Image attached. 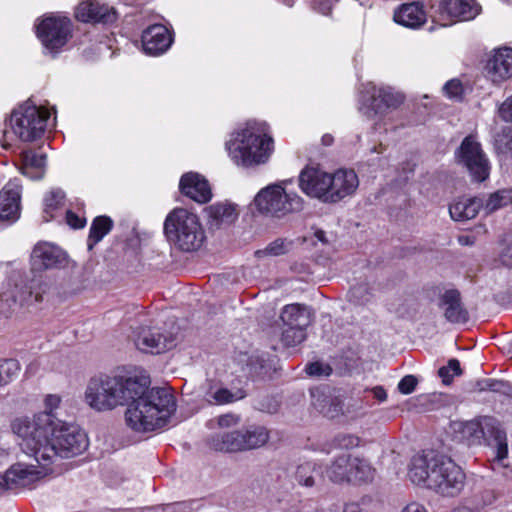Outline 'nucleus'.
Here are the masks:
<instances>
[{"instance_id": "37998d69", "label": "nucleus", "mask_w": 512, "mask_h": 512, "mask_svg": "<svg viewBox=\"0 0 512 512\" xmlns=\"http://www.w3.org/2000/svg\"><path fill=\"white\" fill-rule=\"evenodd\" d=\"M495 148L498 153L507 154L512 152V128L505 127L495 136Z\"/></svg>"}, {"instance_id": "0eeeda50", "label": "nucleus", "mask_w": 512, "mask_h": 512, "mask_svg": "<svg viewBox=\"0 0 512 512\" xmlns=\"http://www.w3.org/2000/svg\"><path fill=\"white\" fill-rule=\"evenodd\" d=\"M258 210L266 215L282 218L303 209V199L294 191L281 184L269 185L261 189L255 197Z\"/></svg>"}, {"instance_id": "c03bdc74", "label": "nucleus", "mask_w": 512, "mask_h": 512, "mask_svg": "<svg viewBox=\"0 0 512 512\" xmlns=\"http://www.w3.org/2000/svg\"><path fill=\"white\" fill-rule=\"evenodd\" d=\"M306 329L284 327L282 332V342L286 346H296L303 342L306 338Z\"/></svg>"}, {"instance_id": "c756f323", "label": "nucleus", "mask_w": 512, "mask_h": 512, "mask_svg": "<svg viewBox=\"0 0 512 512\" xmlns=\"http://www.w3.org/2000/svg\"><path fill=\"white\" fill-rule=\"evenodd\" d=\"M21 157L22 174L33 180L41 179L44 175L46 155L33 150H27L22 153Z\"/></svg>"}, {"instance_id": "6e6d98bb", "label": "nucleus", "mask_w": 512, "mask_h": 512, "mask_svg": "<svg viewBox=\"0 0 512 512\" xmlns=\"http://www.w3.org/2000/svg\"><path fill=\"white\" fill-rule=\"evenodd\" d=\"M401 512H428L426 507L418 502H411L406 505Z\"/></svg>"}, {"instance_id": "2f4dec72", "label": "nucleus", "mask_w": 512, "mask_h": 512, "mask_svg": "<svg viewBox=\"0 0 512 512\" xmlns=\"http://www.w3.org/2000/svg\"><path fill=\"white\" fill-rule=\"evenodd\" d=\"M351 455L342 454L333 459L326 468V475L334 483H349Z\"/></svg>"}, {"instance_id": "dca6fc26", "label": "nucleus", "mask_w": 512, "mask_h": 512, "mask_svg": "<svg viewBox=\"0 0 512 512\" xmlns=\"http://www.w3.org/2000/svg\"><path fill=\"white\" fill-rule=\"evenodd\" d=\"M480 11L475 0H442L438 7L440 17L452 22L472 20Z\"/></svg>"}, {"instance_id": "e433bc0d", "label": "nucleus", "mask_w": 512, "mask_h": 512, "mask_svg": "<svg viewBox=\"0 0 512 512\" xmlns=\"http://www.w3.org/2000/svg\"><path fill=\"white\" fill-rule=\"evenodd\" d=\"M64 198L65 193L59 188H53L45 195L43 199L45 221H49L54 217L53 213L63 205Z\"/></svg>"}, {"instance_id": "cd10ccee", "label": "nucleus", "mask_w": 512, "mask_h": 512, "mask_svg": "<svg viewBox=\"0 0 512 512\" xmlns=\"http://www.w3.org/2000/svg\"><path fill=\"white\" fill-rule=\"evenodd\" d=\"M245 393L241 389L231 391L221 384L210 382L204 392V399L212 405H225L241 400Z\"/></svg>"}, {"instance_id": "e2e57ef3", "label": "nucleus", "mask_w": 512, "mask_h": 512, "mask_svg": "<svg viewBox=\"0 0 512 512\" xmlns=\"http://www.w3.org/2000/svg\"><path fill=\"white\" fill-rule=\"evenodd\" d=\"M321 140H322L323 145H325V146H329V145H331V144L333 143V140H334V139H333V136H332V135H330V134H325V135H323V136H322V139H321Z\"/></svg>"}, {"instance_id": "09e8293b", "label": "nucleus", "mask_w": 512, "mask_h": 512, "mask_svg": "<svg viewBox=\"0 0 512 512\" xmlns=\"http://www.w3.org/2000/svg\"><path fill=\"white\" fill-rule=\"evenodd\" d=\"M417 383L418 379L414 375H406L398 383V390L402 394H410L415 390Z\"/></svg>"}, {"instance_id": "f03ea898", "label": "nucleus", "mask_w": 512, "mask_h": 512, "mask_svg": "<svg viewBox=\"0 0 512 512\" xmlns=\"http://www.w3.org/2000/svg\"><path fill=\"white\" fill-rule=\"evenodd\" d=\"M11 430L19 439L22 453H34L50 465L58 457H74L88 447V439L83 430L58 419L54 414L37 413L17 417L11 422Z\"/></svg>"}, {"instance_id": "1a4fd4ad", "label": "nucleus", "mask_w": 512, "mask_h": 512, "mask_svg": "<svg viewBox=\"0 0 512 512\" xmlns=\"http://www.w3.org/2000/svg\"><path fill=\"white\" fill-rule=\"evenodd\" d=\"M31 461L19 460L7 469L10 489L13 491L33 488L38 482L52 472L51 465L40 460L34 453H24Z\"/></svg>"}, {"instance_id": "a19ab883", "label": "nucleus", "mask_w": 512, "mask_h": 512, "mask_svg": "<svg viewBox=\"0 0 512 512\" xmlns=\"http://www.w3.org/2000/svg\"><path fill=\"white\" fill-rule=\"evenodd\" d=\"M292 242L286 241L284 239H276L275 241L271 242L266 248L262 250L256 251L257 257H264V256H280L289 251L291 248Z\"/></svg>"}, {"instance_id": "5701e85b", "label": "nucleus", "mask_w": 512, "mask_h": 512, "mask_svg": "<svg viewBox=\"0 0 512 512\" xmlns=\"http://www.w3.org/2000/svg\"><path fill=\"white\" fill-rule=\"evenodd\" d=\"M440 307L444 311V317L451 323H465L469 319L468 311L461 302L458 290H446L440 297Z\"/></svg>"}, {"instance_id": "aec40b11", "label": "nucleus", "mask_w": 512, "mask_h": 512, "mask_svg": "<svg viewBox=\"0 0 512 512\" xmlns=\"http://www.w3.org/2000/svg\"><path fill=\"white\" fill-rule=\"evenodd\" d=\"M172 41L169 30L161 24L148 27L142 34L143 49L149 55L164 53L170 47Z\"/></svg>"}, {"instance_id": "c85d7f7f", "label": "nucleus", "mask_w": 512, "mask_h": 512, "mask_svg": "<svg viewBox=\"0 0 512 512\" xmlns=\"http://www.w3.org/2000/svg\"><path fill=\"white\" fill-rule=\"evenodd\" d=\"M483 206L482 199L478 197L461 198L449 207V213L455 221H467L475 218Z\"/></svg>"}, {"instance_id": "393cba45", "label": "nucleus", "mask_w": 512, "mask_h": 512, "mask_svg": "<svg viewBox=\"0 0 512 512\" xmlns=\"http://www.w3.org/2000/svg\"><path fill=\"white\" fill-rule=\"evenodd\" d=\"M206 212L207 223L211 229H219L223 225H229L238 217L236 206L227 202L210 205L206 208Z\"/></svg>"}, {"instance_id": "a878e982", "label": "nucleus", "mask_w": 512, "mask_h": 512, "mask_svg": "<svg viewBox=\"0 0 512 512\" xmlns=\"http://www.w3.org/2000/svg\"><path fill=\"white\" fill-rule=\"evenodd\" d=\"M280 319L283 327L306 329L311 323V314L305 305L295 303L283 307Z\"/></svg>"}, {"instance_id": "052dcab7", "label": "nucleus", "mask_w": 512, "mask_h": 512, "mask_svg": "<svg viewBox=\"0 0 512 512\" xmlns=\"http://www.w3.org/2000/svg\"><path fill=\"white\" fill-rule=\"evenodd\" d=\"M458 242L461 245H473L474 244V239L472 237L468 236V235H462V236H459Z\"/></svg>"}, {"instance_id": "20e7f679", "label": "nucleus", "mask_w": 512, "mask_h": 512, "mask_svg": "<svg viewBox=\"0 0 512 512\" xmlns=\"http://www.w3.org/2000/svg\"><path fill=\"white\" fill-rule=\"evenodd\" d=\"M226 149L234 164L254 168L268 162L274 151V141L264 127L249 123L233 134Z\"/></svg>"}, {"instance_id": "f257e3e1", "label": "nucleus", "mask_w": 512, "mask_h": 512, "mask_svg": "<svg viewBox=\"0 0 512 512\" xmlns=\"http://www.w3.org/2000/svg\"><path fill=\"white\" fill-rule=\"evenodd\" d=\"M148 384L145 377L100 374L89 380L85 402L98 412L130 403L125 413L128 426L137 432L154 431L166 425L176 405L168 389Z\"/></svg>"}, {"instance_id": "49530a36", "label": "nucleus", "mask_w": 512, "mask_h": 512, "mask_svg": "<svg viewBox=\"0 0 512 512\" xmlns=\"http://www.w3.org/2000/svg\"><path fill=\"white\" fill-rule=\"evenodd\" d=\"M445 95L454 100H460L463 96V86L460 80L451 79L443 86Z\"/></svg>"}, {"instance_id": "680f3d73", "label": "nucleus", "mask_w": 512, "mask_h": 512, "mask_svg": "<svg viewBox=\"0 0 512 512\" xmlns=\"http://www.w3.org/2000/svg\"><path fill=\"white\" fill-rule=\"evenodd\" d=\"M314 237L323 244H326L328 242V240L326 239V233L323 230L315 231Z\"/></svg>"}, {"instance_id": "7ed1b4c3", "label": "nucleus", "mask_w": 512, "mask_h": 512, "mask_svg": "<svg viewBox=\"0 0 512 512\" xmlns=\"http://www.w3.org/2000/svg\"><path fill=\"white\" fill-rule=\"evenodd\" d=\"M408 477L416 485L451 497L460 493L465 482L460 466L451 458L431 450L412 457Z\"/></svg>"}, {"instance_id": "bf43d9fd", "label": "nucleus", "mask_w": 512, "mask_h": 512, "mask_svg": "<svg viewBox=\"0 0 512 512\" xmlns=\"http://www.w3.org/2000/svg\"><path fill=\"white\" fill-rule=\"evenodd\" d=\"M331 8H332V1L331 0H328L325 3H320L319 4V11L322 12L323 14H328L330 12Z\"/></svg>"}, {"instance_id": "4468645a", "label": "nucleus", "mask_w": 512, "mask_h": 512, "mask_svg": "<svg viewBox=\"0 0 512 512\" xmlns=\"http://www.w3.org/2000/svg\"><path fill=\"white\" fill-rule=\"evenodd\" d=\"M329 180L328 203H337L352 196L359 186L358 175L352 169H338L329 173Z\"/></svg>"}, {"instance_id": "338daca9", "label": "nucleus", "mask_w": 512, "mask_h": 512, "mask_svg": "<svg viewBox=\"0 0 512 512\" xmlns=\"http://www.w3.org/2000/svg\"><path fill=\"white\" fill-rule=\"evenodd\" d=\"M4 454H5V450L2 447H0V457L3 456Z\"/></svg>"}, {"instance_id": "13d9d810", "label": "nucleus", "mask_w": 512, "mask_h": 512, "mask_svg": "<svg viewBox=\"0 0 512 512\" xmlns=\"http://www.w3.org/2000/svg\"><path fill=\"white\" fill-rule=\"evenodd\" d=\"M7 477V471L4 474H0V494L10 489V483Z\"/></svg>"}, {"instance_id": "b1692460", "label": "nucleus", "mask_w": 512, "mask_h": 512, "mask_svg": "<svg viewBox=\"0 0 512 512\" xmlns=\"http://www.w3.org/2000/svg\"><path fill=\"white\" fill-rule=\"evenodd\" d=\"M137 348L143 352L161 353L173 345V339L156 329L145 328L135 339Z\"/></svg>"}, {"instance_id": "603ef678", "label": "nucleus", "mask_w": 512, "mask_h": 512, "mask_svg": "<svg viewBox=\"0 0 512 512\" xmlns=\"http://www.w3.org/2000/svg\"><path fill=\"white\" fill-rule=\"evenodd\" d=\"M240 417L235 414H225L218 418V425L223 428L235 426L239 423Z\"/></svg>"}, {"instance_id": "de8ad7c7", "label": "nucleus", "mask_w": 512, "mask_h": 512, "mask_svg": "<svg viewBox=\"0 0 512 512\" xmlns=\"http://www.w3.org/2000/svg\"><path fill=\"white\" fill-rule=\"evenodd\" d=\"M306 372L311 376H329L332 368L327 364L314 362L307 365Z\"/></svg>"}, {"instance_id": "4d7b16f0", "label": "nucleus", "mask_w": 512, "mask_h": 512, "mask_svg": "<svg viewBox=\"0 0 512 512\" xmlns=\"http://www.w3.org/2000/svg\"><path fill=\"white\" fill-rule=\"evenodd\" d=\"M373 396L380 402H383L387 399V393L385 389L381 386H376L372 389Z\"/></svg>"}, {"instance_id": "ea45409f", "label": "nucleus", "mask_w": 512, "mask_h": 512, "mask_svg": "<svg viewBox=\"0 0 512 512\" xmlns=\"http://www.w3.org/2000/svg\"><path fill=\"white\" fill-rule=\"evenodd\" d=\"M372 297L373 294L371 288L366 283L355 285L349 291V301L357 305H365L369 303Z\"/></svg>"}, {"instance_id": "58836bf2", "label": "nucleus", "mask_w": 512, "mask_h": 512, "mask_svg": "<svg viewBox=\"0 0 512 512\" xmlns=\"http://www.w3.org/2000/svg\"><path fill=\"white\" fill-rule=\"evenodd\" d=\"M20 372V364L15 359L0 361V386L7 385L13 381Z\"/></svg>"}, {"instance_id": "7c9ffc66", "label": "nucleus", "mask_w": 512, "mask_h": 512, "mask_svg": "<svg viewBox=\"0 0 512 512\" xmlns=\"http://www.w3.org/2000/svg\"><path fill=\"white\" fill-rule=\"evenodd\" d=\"M349 483L361 484L373 481L375 468L364 458L351 456Z\"/></svg>"}, {"instance_id": "8fccbe9b", "label": "nucleus", "mask_w": 512, "mask_h": 512, "mask_svg": "<svg viewBox=\"0 0 512 512\" xmlns=\"http://www.w3.org/2000/svg\"><path fill=\"white\" fill-rule=\"evenodd\" d=\"M499 116L506 122H512V95L498 109Z\"/></svg>"}, {"instance_id": "864d4df0", "label": "nucleus", "mask_w": 512, "mask_h": 512, "mask_svg": "<svg viewBox=\"0 0 512 512\" xmlns=\"http://www.w3.org/2000/svg\"><path fill=\"white\" fill-rule=\"evenodd\" d=\"M66 221L69 226H71L72 228H75V229L83 228L86 223L84 218H80L72 211H67Z\"/></svg>"}, {"instance_id": "412c9836", "label": "nucleus", "mask_w": 512, "mask_h": 512, "mask_svg": "<svg viewBox=\"0 0 512 512\" xmlns=\"http://www.w3.org/2000/svg\"><path fill=\"white\" fill-rule=\"evenodd\" d=\"M180 191L197 203H206L211 197V189L208 181L198 173L184 174L179 182Z\"/></svg>"}, {"instance_id": "9d476101", "label": "nucleus", "mask_w": 512, "mask_h": 512, "mask_svg": "<svg viewBox=\"0 0 512 512\" xmlns=\"http://www.w3.org/2000/svg\"><path fill=\"white\" fill-rule=\"evenodd\" d=\"M404 96L391 87H376L369 83L362 93L360 112L368 118L383 115L388 109L397 108Z\"/></svg>"}, {"instance_id": "72a5a7b5", "label": "nucleus", "mask_w": 512, "mask_h": 512, "mask_svg": "<svg viewBox=\"0 0 512 512\" xmlns=\"http://www.w3.org/2000/svg\"><path fill=\"white\" fill-rule=\"evenodd\" d=\"M363 440L360 436L350 432L337 433L327 444V453L332 450H352L362 445Z\"/></svg>"}, {"instance_id": "4c0bfd02", "label": "nucleus", "mask_w": 512, "mask_h": 512, "mask_svg": "<svg viewBox=\"0 0 512 512\" xmlns=\"http://www.w3.org/2000/svg\"><path fill=\"white\" fill-rule=\"evenodd\" d=\"M510 202H512V190L502 189L490 194L486 202H483V206L481 208H483L487 214H490L506 206Z\"/></svg>"}, {"instance_id": "ddd939ff", "label": "nucleus", "mask_w": 512, "mask_h": 512, "mask_svg": "<svg viewBox=\"0 0 512 512\" xmlns=\"http://www.w3.org/2000/svg\"><path fill=\"white\" fill-rule=\"evenodd\" d=\"M329 181V173L316 167H306L299 175L302 192L324 203H328Z\"/></svg>"}, {"instance_id": "5fc2aeb1", "label": "nucleus", "mask_w": 512, "mask_h": 512, "mask_svg": "<svg viewBox=\"0 0 512 512\" xmlns=\"http://www.w3.org/2000/svg\"><path fill=\"white\" fill-rule=\"evenodd\" d=\"M500 261L507 267H512V246L507 247L500 254Z\"/></svg>"}, {"instance_id": "f704fd0d", "label": "nucleus", "mask_w": 512, "mask_h": 512, "mask_svg": "<svg viewBox=\"0 0 512 512\" xmlns=\"http://www.w3.org/2000/svg\"><path fill=\"white\" fill-rule=\"evenodd\" d=\"M320 466L315 462H304L297 466L295 471V480L299 485L310 488L317 484V476Z\"/></svg>"}, {"instance_id": "9b49d317", "label": "nucleus", "mask_w": 512, "mask_h": 512, "mask_svg": "<svg viewBox=\"0 0 512 512\" xmlns=\"http://www.w3.org/2000/svg\"><path fill=\"white\" fill-rule=\"evenodd\" d=\"M459 164L465 167L473 181L483 182L490 174V162L479 142L467 136L456 151Z\"/></svg>"}, {"instance_id": "a18cd8bd", "label": "nucleus", "mask_w": 512, "mask_h": 512, "mask_svg": "<svg viewBox=\"0 0 512 512\" xmlns=\"http://www.w3.org/2000/svg\"><path fill=\"white\" fill-rule=\"evenodd\" d=\"M462 374V370L460 367V362L453 358L448 361L446 366H443L439 369L438 375L442 379V382L446 385H449L454 376H460Z\"/></svg>"}, {"instance_id": "4be33fe9", "label": "nucleus", "mask_w": 512, "mask_h": 512, "mask_svg": "<svg viewBox=\"0 0 512 512\" xmlns=\"http://www.w3.org/2000/svg\"><path fill=\"white\" fill-rule=\"evenodd\" d=\"M393 20L404 27L418 29L426 23L427 15L422 3H403L394 10Z\"/></svg>"}, {"instance_id": "2eb2a0df", "label": "nucleus", "mask_w": 512, "mask_h": 512, "mask_svg": "<svg viewBox=\"0 0 512 512\" xmlns=\"http://www.w3.org/2000/svg\"><path fill=\"white\" fill-rule=\"evenodd\" d=\"M486 77L494 85H500L512 78V48L495 49L485 66Z\"/></svg>"}, {"instance_id": "39448f33", "label": "nucleus", "mask_w": 512, "mask_h": 512, "mask_svg": "<svg viewBox=\"0 0 512 512\" xmlns=\"http://www.w3.org/2000/svg\"><path fill=\"white\" fill-rule=\"evenodd\" d=\"M453 431L460 440L470 445H486L494 450V462L502 464L508 456V443L505 431L500 423L493 417H480L470 421L453 423Z\"/></svg>"}, {"instance_id": "3c124183", "label": "nucleus", "mask_w": 512, "mask_h": 512, "mask_svg": "<svg viewBox=\"0 0 512 512\" xmlns=\"http://www.w3.org/2000/svg\"><path fill=\"white\" fill-rule=\"evenodd\" d=\"M60 402H61V399L58 395H53V394L47 395L44 400L45 411H43L42 413L53 414L54 409L58 408Z\"/></svg>"}, {"instance_id": "69168bd1", "label": "nucleus", "mask_w": 512, "mask_h": 512, "mask_svg": "<svg viewBox=\"0 0 512 512\" xmlns=\"http://www.w3.org/2000/svg\"><path fill=\"white\" fill-rule=\"evenodd\" d=\"M497 385H498L497 382H492V383L489 384L488 387H489L490 390L496 391L497 390V388H496Z\"/></svg>"}, {"instance_id": "f3484780", "label": "nucleus", "mask_w": 512, "mask_h": 512, "mask_svg": "<svg viewBox=\"0 0 512 512\" xmlns=\"http://www.w3.org/2000/svg\"><path fill=\"white\" fill-rule=\"evenodd\" d=\"M66 262V254L58 246L51 243H38L31 254V264L34 270L42 271L58 268Z\"/></svg>"}, {"instance_id": "f8f14e48", "label": "nucleus", "mask_w": 512, "mask_h": 512, "mask_svg": "<svg viewBox=\"0 0 512 512\" xmlns=\"http://www.w3.org/2000/svg\"><path fill=\"white\" fill-rule=\"evenodd\" d=\"M36 33L45 49L56 52L67 43L71 22L66 17L49 16L36 25Z\"/></svg>"}, {"instance_id": "473e14b6", "label": "nucleus", "mask_w": 512, "mask_h": 512, "mask_svg": "<svg viewBox=\"0 0 512 512\" xmlns=\"http://www.w3.org/2000/svg\"><path fill=\"white\" fill-rule=\"evenodd\" d=\"M113 227V221L108 216L96 217L90 227L89 236L87 240L88 249L91 250L95 244L101 241Z\"/></svg>"}, {"instance_id": "423d86ee", "label": "nucleus", "mask_w": 512, "mask_h": 512, "mask_svg": "<svg viewBox=\"0 0 512 512\" xmlns=\"http://www.w3.org/2000/svg\"><path fill=\"white\" fill-rule=\"evenodd\" d=\"M164 232L174 246L186 252L199 249L205 239L198 216L184 208H175L166 216Z\"/></svg>"}, {"instance_id": "a211bd4d", "label": "nucleus", "mask_w": 512, "mask_h": 512, "mask_svg": "<svg viewBox=\"0 0 512 512\" xmlns=\"http://www.w3.org/2000/svg\"><path fill=\"white\" fill-rule=\"evenodd\" d=\"M75 17L82 22L109 24L117 19V13L113 7L99 1L86 0L76 7Z\"/></svg>"}, {"instance_id": "6ab92c4d", "label": "nucleus", "mask_w": 512, "mask_h": 512, "mask_svg": "<svg viewBox=\"0 0 512 512\" xmlns=\"http://www.w3.org/2000/svg\"><path fill=\"white\" fill-rule=\"evenodd\" d=\"M21 183L19 179L10 180L0 192V219L16 220L20 211Z\"/></svg>"}, {"instance_id": "0e129e2a", "label": "nucleus", "mask_w": 512, "mask_h": 512, "mask_svg": "<svg viewBox=\"0 0 512 512\" xmlns=\"http://www.w3.org/2000/svg\"><path fill=\"white\" fill-rule=\"evenodd\" d=\"M344 512H361V509L357 505H348L345 507Z\"/></svg>"}, {"instance_id": "79ce46f5", "label": "nucleus", "mask_w": 512, "mask_h": 512, "mask_svg": "<svg viewBox=\"0 0 512 512\" xmlns=\"http://www.w3.org/2000/svg\"><path fill=\"white\" fill-rule=\"evenodd\" d=\"M313 405L326 417L335 418L341 412V406L332 398L324 397L320 402V399L313 401Z\"/></svg>"}, {"instance_id": "bb28decb", "label": "nucleus", "mask_w": 512, "mask_h": 512, "mask_svg": "<svg viewBox=\"0 0 512 512\" xmlns=\"http://www.w3.org/2000/svg\"><path fill=\"white\" fill-rule=\"evenodd\" d=\"M210 446L217 451H245L244 430H235L223 434H216L211 438Z\"/></svg>"}, {"instance_id": "774afa93", "label": "nucleus", "mask_w": 512, "mask_h": 512, "mask_svg": "<svg viewBox=\"0 0 512 512\" xmlns=\"http://www.w3.org/2000/svg\"><path fill=\"white\" fill-rule=\"evenodd\" d=\"M509 352H512V342L510 343V349Z\"/></svg>"}, {"instance_id": "c9c22d12", "label": "nucleus", "mask_w": 512, "mask_h": 512, "mask_svg": "<svg viewBox=\"0 0 512 512\" xmlns=\"http://www.w3.org/2000/svg\"><path fill=\"white\" fill-rule=\"evenodd\" d=\"M244 436L245 448L251 450L266 444L269 439V432L263 426H251L244 430Z\"/></svg>"}, {"instance_id": "6e6552de", "label": "nucleus", "mask_w": 512, "mask_h": 512, "mask_svg": "<svg viewBox=\"0 0 512 512\" xmlns=\"http://www.w3.org/2000/svg\"><path fill=\"white\" fill-rule=\"evenodd\" d=\"M49 113L30 100L15 109L10 118L14 134L24 142L40 138L46 129Z\"/></svg>"}]
</instances>
